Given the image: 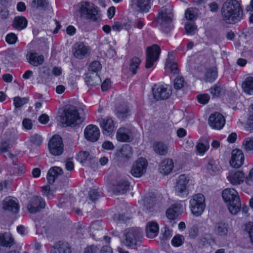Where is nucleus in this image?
<instances>
[{"instance_id": "f257e3e1", "label": "nucleus", "mask_w": 253, "mask_h": 253, "mask_svg": "<svg viewBox=\"0 0 253 253\" xmlns=\"http://www.w3.org/2000/svg\"><path fill=\"white\" fill-rule=\"evenodd\" d=\"M223 20L227 23H235L241 20L242 10L239 1L237 0H227L221 8Z\"/></svg>"}, {"instance_id": "f03ea898", "label": "nucleus", "mask_w": 253, "mask_h": 253, "mask_svg": "<svg viewBox=\"0 0 253 253\" xmlns=\"http://www.w3.org/2000/svg\"><path fill=\"white\" fill-rule=\"evenodd\" d=\"M222 198L227 204L229 212L236 214L241 209V201L238 193L233 188H226L222 191Z\"/></svg>"}, {"instance_id": "7ed1b4c3", "label": "nucleus", "mask_w": 253, "mask_h": 253, "mask_svg": "<svg viewBox=\"0 0 253 253\" xmlns=\"http://www.w3.org/2000/svg\"><path fill=\"white\" fill-rule=\"evenodd\" d=\"M83 118L80 116L77 108L71 106L65 109L60 117V122L66 126H76L81 124Z\"/></svg>"}, {"instance_id": "20e7f679", "label": "nucleus", "mask_w": 253, "mask_h": 253, "mask_svg": "<svg viewBox=\"0 0 253 253\" xmlns=\"http://www.w3.org/2000/svg\"><path fill=\"white\" fill-rule=\"evenodd\" d=\"M172 8L170 5L162 7L159 12L158 21L165 33H168L171 29V21L173 17Z\"/></svg>"}, {"instance_id": "39448f33", "label": "nucleus", "mask_w": 253, "mask_h": 253, "mask_svg": "<svg viewBox=\"0 0 253 253\" xmlns=\"http://www.w3.org/2000/svg\"><path fill=\"white\" fill-rule=\"evenodd\" d=\"M142 238V230L138 227H132L128 229L125 234L124 244L129 248H133L139 246Z\"/></svg>"}, {"instance_id": "423d86ee", "label": "nucleus", "mask_w": 253, "mask_h": 253, "mask_svg": "<svg viewBox=\"0 0 253 253\" xmlns=\"http://www.w3.org/2000/svg\"><path fill=\"white\" fill-rule=\"evenodd\" d=\"M191 185H193V184L189 176L181 174L176 179L175 185V194L180 197H186L191 188Z\"/></svg>"}, {"instance_id": "0eeeda50", "label": "nucleus", "mask_w": 253, "mask_h": 253, "mask_svg": "<svg viewBox=\"0 0 253 253\" xmlns=\"http://www.w3.org/2000/svg\"><path fill=\"white\" fill-rule=\"evenodd\" d=\"M189 208L195 216L201 215L206 208L205 197L201 193L194 195L189 201Z\"/></svg>"}, {"instance_id": "6e6552de", "label": "nucleus", "mask_w": 253, "mask_h": 253, "mask_svg": "<svg viewBox=\"0 0 253 253\" xmlns=\"http://www.w3.org/2000/svg\"><path fill=\"white\" fill-rule=\"evenodd\" d=\"M160 53V47L157 44H153L147 48L145 63L146 68L149 69L152 67L154 63L159 59Z\"/></svg>"}, {"instance_id": "1a4fd4ad", "label": "nucleus", "mask_w": 253, "mask_h": 253, "mask_svg": "<svg viewBox=\"0 0 253 253\" xmlns=\"http://www.w3.org/2000/svg\"><path fill=\"white\" fill-rule=\"evenodd\" d=\"M80 5L81 13L86 18L96 20L100 17L97 7L93 3L82 2Z\"/></svg>"}, {"instance_id": "9d476101", "label": "nucleus", "mask_w": 253, "mask_h": 253, "mask_svg": "<svg viewBox=\"0 0 253 253\" xmlns=\"http://www.w3.org/2000/svg\"><path fill=\"white\" fill-rule=\"evenodd\" d=\"M48 149L54 156H60L64 151V145L61 137L59 135L53 136L48 142Z\"/></svg>"}, {"instance_id": "9b49d317", "label": "nucleus", "mask_w": 253, "mask_h": 253, "mask_svg": "<svg viewBox=\"0 0 253 253\" xmlns=\"http://www.w3.org/2000/svg\"><path fill=\"white\" fill-rule=\"evenodd\" d=\"M171 93L170 87L167 84H155L153 88V96L157 100L168 98Z\"/></svg>"}, {"instance_id": "f8f14e48", "label": "nucleus", "mask_w": 253, "mask_h": 253, "mask_svg": "<svg viewBox=\"0 0 253 253\" xmlns=\"http://www.w3.org/2000/svg\"><path fill=\"white\" fill-rule=\"evenodd\" d=\"M147 161L143 158L134 162L131 169V174L136 177H140L146 171Z\"/></svg>"}, {"instance_id": "ddd939ff", "label": "nucleus", "mask_w": 253, "mask_h": 253, "mask_svg": "<svg viewBox=\"0 0 253 253\" xmlns=\"http://www.w3.org/2000/svg\"><path fill=\"white\" fill-rule=\"evenodd\" d=\"M72 52L76 58L83 59L90 54L91 49L84 42H79L74 44Z\"/></svg>"}, {"instance_id": "4468645a", "label": "nucleus", "mask_w": 253, "mask_h": 253, "mask_svg": "<svg viewBox=\"0 0 253 253\" xmlns=\"http://www.w3.org/2000/svg\"><path fill=\"white\" fill-rule=\"evenodd\" d=\"M225 120L223 116L219 113H215L210 115L209 124L213 129L220 130L224 126Z\"/></svg>"}, {"instance_id": "2eb2a0df", "label": "nucleus", "mask_w": 253, "mask_h": 253, "mask_svg": "<svg viewBox=\"0 0 253 253\" xmlns=\"http://www.w3.org/2000/svg\"><path fill=\"white\" fill-rule=\"evenodd\" d=\"M244 161V155L243 152L238 149L233 150L231 153L230 165L234 168L237 169L241 167Z\"/></svg>"}, {"instance_id": "dca6fc26", "label": "nucleus", "mask_w": 253, "mask_h": 253, "mask_svg": "<svg viewBox=\"0 0 253 253\" xmlns=\"http://www.w3.org/2000/svg\"><path fill=\"white\" fill-rule=\"evenodd\" d=\"M116 123L112 118L106 117L100 120V126L102 132L106 135H110L115 129Z\"/></svg>"}, {"instance_id": "f3484780", "label": "nucleus", "mask_w": 253, "mask_h": 253, "mask_svg": "<svg viewBox=\"0 0 253 253\" xmlns=\"http://www.w3.org/2000/svg\"><path fill=\"white\" fill-rule=\"evenodd\" d=\"M45 202L40 196H34L30 200L28 205V210L31 213H36L41 209L44 208Z\"/></svg>"}, {"instance_id": "a211bd4d", "label": "nucleus", "mask_w": 253, "mask_h": 253, "mask_svg": "<svg viewBox=\"0 0 253 253\" xmlns=\"http://www.w3.org/2000/svg\"><path fill=\"white\" fill-rule=\"evenodd\" d=\"M84 135L86 140L91 142H95L99 137L100 130L95 125H88L84 130Z\"/></svg>"}, {"instance_id": "6ab92c4d", "label": "nucleus", "mask_w": 253, "mask_h": 253, "mask_svg": "<svg viewBox=\"0 0 253 253\" xmlns=\"http://www.w3.org/2000/svg\"><path fill=\"white\" fill-rule=\"evenodd\" d=\"M3 209L12 212H17L19 209L17 200L14 197H6L3 201Z\"/></svg>"}, {"instance_id": "aec40b11", "label": "nucleus", "mask_w": 253, "mask_h": 253, "mask_svg": "<svg viewBox=\"0 0 253 253\" xmlns=\"http://www.w3.org/2000/svg\"><path fill=\"white\" fill-rule=\"evenodd\" d=\"M26 58L28 63L35 67L41 65L44 62L43 56L38 54V53L33 50H30L28 52L26 55Z\"/></svg>"}, {"instance_id": "412c9836", "label": "nucleus", "mask_w": 253, "mask_h": 253, "mask_svg": "<svg viewBox=\"0 0 253 253\" xmlns=\"http://www.w3.org/2000/svg\"><path fill=\"white\" fill-rule=\"evenodd\" d=\"M244 178V173L241 171H231L227 176V179L232 185L240 184Z\"/></svg>"}, {"instance_id": "4be33fe9", "label": "nucleus", "mask_w": 253, "mask_h": 253, "mask_svg": "<svg viewBox=\"0 0 253 253\" xmlns=\"http://www.w3.org/2000/svg\"><path fill=\"white\" fill-rule=\"evenodd\" d=\"M131 5L142 12H147L150 8V0H131Z\"/></svg>"}, {"instance_id": "5701e85b", "label": "nucleus", "mask_w": 253, "mask_h": 253, "mask_svg": "<svg viewBox=\"0 0 253 253\" xmlns=\"http://www.w3.org/2000/svg\"><path fill=\"white\" fill-rule=\"evenodd\" d=\"M115 155L118 158L129 159L132 156V148L129 145H124L121 149L116 151Z\"/></svg>"}, {"instance_id": "b1692460", "label": "nucleus", "mask_w": 253, "mask_h": 253, "mask_svg": "<svg viewBox=\"0 0 253 253\" xmlns=\"http://www.w3.org/2000/svg\"><path fill=\"white\" fill-rule=\"evenodd\" d=\"M228 229V224L224 221H220L216 223L213 231L215 235L220 237H225L227 235Z\"/></svg>"}, {"instance_id": "393cba45", "label": "nucleus", "mask_w": 253, "mask_h": 253, "mask_svg": "<svg viewBox=\"0 0 253 253\" xmlns=\"http://www.w3.org/2000/svg\"><path fill=\"white\" fill-rule=\"evenodd\" d=\"M173 168V163L171 159H167L163 160L159 166V172L164 175L169 174Z\"/></svg>"}, {"instance_id": "a878e982", "label": "nucleus", "mask_w": 253, "mask_h": 253, "mask_svg": "<svg viewBox=\"0 0 253 253\" xmlns=\"http://www.w3.org/2000/svg\"><path fill=\"white\" fill-rule=\"evenodd\" d=\"M182 206L178 204H174L169 209L166 215L167 217L170 220H174L182 212Z\"/></svg>"}, {"instance_id": "bb28decb", "label": "nucleus", "mask_w": 253, "mask_h": 253, "mask_svg": "<svg viewBox=\"0 0 253 253\" xmlns=\"http://www.w3.org/2000/svg\"><path fill=\"white\" fill-rule=\"evenodd\" d=\"M243 92L248 95H253V77L249 76L245 79L242 84Z\"/></svg>"}, {"instance_id": "cd10ccee", "label": "nucleus", "mask_w": 253, "mask_h": 253, "mask_svg": "<svg viewBox=\"0 0 253 253\" xmlns=\"http://www.w3.org/2000/svg\"><path fill=\"white\" fill-rule=\"evenodd\" d=\"M77 159L83 164H92L96 162L95 158L91 156L88 151L80 152L77 155Z\"/></svg>"}, {"instance_id": "c85d7f7f", "label": "nucleus", "mask_w": 253, "mask_h": 253, "mask_svg": "<svg viewBox=\"0 0 253 253\" xmlns=\"http://www.w3.org/2000/svg\"><path fill=\"white\" fill-rule=\"evenodd\" d=\"M159 232V225L154 222L151 221L147 223L146 233V236L149 238H154L156 237Z\"/></svg>"}, {"instance_id": "c756f323", "label": "nucleus", "mask_w": 253, "mask_h": 253, "mask_svg": "<svg viewBox=\"0 0 253 253\" xmlns=\"http://www.w3.org/2000/svg\"><path fill=\"white\" fill-rule=\"evenodd\" d=\"M116 138L119 141L126 142L131 140L129 130L125 127H121L118 129Z\"/></svg>"}, {"instance_id": "7c9ffc66", "label": "nucleus", "mask_w": 253, "mask_h": 253, "mask_svg": "<svg viewBox=\"0 0 253 253\" xmlns=\"http://www.w3.org/2000/svg\"><path fill=\"white\" fill-rule=\"evenodd\" d=\"M50 253H71V249L66 243H59L51 250Z\"/></svg>"}, {"instance_id": "2f4dec72", "label": "nucleus", "mask_w": 253, "mask_h": 253, "mask_svg": "<svg viewBox=\"0 0 253 253\" xmlns=\"http://www.w3.org/2000/svg\"><path fill=\"white\" fill-rule=\"evenodd\" d=\"M129 188L128 182L125 180H122L113 186L114 192L117 194H123L126 193Z\"/></svg>"}, {"instance_id": "473e14b6", "label": "nucleus", "mask_w": 253, "mask_h": 253, "mask_svg": "<svg viewBox=\"0 0 253 253\" xmlns=\"http://www.w3.org/2000/svg\"><path fill=\"white\" fill-rule=\"evenodd\" d=\"M155 152L160 155H166L168 152V146L163 142L156 141L153 145Z\"/></svg>"}, {"instance_id": "72a5a7b5", "label": "nucleus", "mask_w": 253, "mask_h": 253, "mask_svg": "<svg viewBox=\"0 0 253 253\" xmlns=\"http://www.w3.org/2000/svg\"><path fill=\"white\" fill-rule=\"evenodd\" d=\"M101 79L98 74L88 73L85 78V82L88 85H96L101 83Z\"/></svg>"}, {"instance_id": "f704fd0d", "label": "nucleus", "mask_w": 253, "mask_h": 253, "mask_svg": "<svg viewBox=\"0 0 253 253\" xmlns=\"http://www.w3.org/2000/svg\"><path fill=\"white\" fill-rule=\"evenodd\" d=\"M166 71L173 76H176L179 73V70L177 63L169 60H167L165 64Z\"/></svg>"}, {"instance_id": "c9c22d12", "label": "nucleus", "mask_w": 253, "mask_h": 253, "mask_svg": "<svg viewBox=\"0 0 253 253\" xmlns=\"http://www.w3.org/2000/svg\"><path fill=\"white\" fill-rule=\"evenodd\" d=\"M13 239L8 233L0 234V246L10 247L12 245Z\"/></svg>"}, {"instance_id": "e433bc0d", "label": "nucleus", "mask_w": 253, "mask_h": 253, "mask_svg": "<svg viewBox=\"0 0 253 253\" xmlns=\"http://www.w3.org/2000/svg\"><path fill=\"white\" fill-rule=\"evenodd\" d=\"M196 152L200 155H203L209 148V144L207 140H200L196 145Z\"/></svg>"}, {"instance_id": "4c0bfd02", "label": "nucleus", "mask_w": 253, "mask_h": 253, "mask_svg": "<svg viewBox=\"0 0 253 253\" xmlns=\"http://www.w3.org/2000/svg\"><path fill=\"white\" fill-rule=\"evenodd\" d=\"M9 145L5 142H2L0 146V153H6L7 157L11 159L14 165H16V163L18 161V158L16 156L7 152L8 149H9Z\"/></svg>"}, {"instance_id": "58836bf2", "label": "nucleus", "mask_w": 253, "mask_h": 253, "mask_svg": "<svg viewBox=\"0 0 253 253\" xmlns=\"http://www.w3.org/2000/svg\"><path fill=\"white\" fill-rule=\"evenodd\" d=\"M130 111L126 105L120 106L115 110V114L119 118L124 119L129 115Z\"/></svg>"}, {"instance_id": "ea45409f", "label": "nucleus", "mask_w": 253, "mask_h": 253, "mask_svg": "<svg viewBox=\"0 0 253 253\" xmlns=\"http://www.w3.org/2000/svg\"><path fill=\"white\" fill-rule=\"evenodd\" d=\"M32 7L44 10L48 6L47 0H32L30 3Z\"/></svg>"}, {"instance_id": "a19ab883", "label": "nucleus", "mask_w": 253, "mask_h": 253, "mask_svg": "<svg viewBox=\"0 0 253 253\" xmlns=\"http://www.w3.org/2000/svg\"><path fill=\"white\" fill-rule=\"evenodd\" d=\"M217 77V69L215 67L208 69L205 74V80L207 82L212 83Z\"/></svg>"}, {"instance_id": "79ce46f5", "label": "nucleus", "mask_w": 253, "mask_h": 253, "mask_svg": "<svg viewBox=\"0 0 253 253\" xmlns=\"http://www.w3.org/2000/svg\"><path fill=\"white\" fill-rule=\"evenodd\" d=\"M13 25L16 29L22 30L26 27L27 20L22 16L16 17L13 21Z\"/></svg>"}, {"instance_id": "37998d69", "label": "nucleus", "mask_w": 253, "mask_h": 253, "mask_svg": "<svg viewBox=\"0 0 253 253\" xmlns=\"http://www.w3.org/2000/svg\"><path fill=\"white\" fill-rule=\"evenodd\" d=\"M220 168L215 161L210 160L207 166V169L209 173L214 174L220 170Z\"/></svg>"}, {"instance_id": "c03bdc74", "label": "nucleus", "mask_w": 253, "mask_h": 253, "mask_svg": "<svg viewBox=\"0 0 253 253\" xmlns=\"http://www.w3.org/2000/svg\"><path fill=\"white\" fill-rule=\"evenodd\" d=\"M141 62V60L137 57H133L131 59L129 69L133 75L136 74V70L138 69Z\"/></svg>"}, {"instance_id": "a18cd8bd", "label": "nucleus", "mask_w": 253, "mask_h": 253, "mask_svg": "<svg viewBox=\"0 0 253 253\" xmlns=\"http://www.w3.org/2000/svg\"><path fill=\"white\" fill-rule=\"evenodd\" d=\"M102 65L98 61H94L91 63L88 67L89 73H94L98 74V72L101 71Z\"/></svg>"}, {"instance_id": "49530a36", "label": "nucleus", "mask_w": 253, "mask_h": 253, "mask_svg": "<svg viewBox=\"0 0 253 253\" xmlns=\"http://www.w3.org/2000/svg\"><path fill=\"white\" fill-rule=\"evenodd\" d=\"M185 29L187 34L193 35L197 30V26L193 21L187 22L185 25Z\"/></svg>"}, {"instance_id": "de8ad7c7", "label": "nucleus", "mask_w": 253, "mask_h": 253, "mask_svg": "<svg viewBox=\"0 0 253 253\" xmlns=\"http://www.w3.org/2000/svg\"><path fill=\"white\" fill-rule=\"evenodd\" d=\"M243 146L248 152H253V137H247L243 141Z\"/></svg>"}, {"instance_id": "09e8293b", "label": "nucleus", "mask_w": 253, "mask_h": 253, "mask_svg": "<svg viewBox=\"0 0 253 253\" xmlns=\"http://www.w3.org/2000/svg\"><path fill=\"white\" fill-rule=\"evenodd\" d=\"M184 241V238L182 235H176L171 240V244L173 246L178 247L181 246Z\"/></svg>"}, {"instance_id": "8fccbe9b", "label": "nucleus", "mask_w": 253, "mask_h": 253, "mask_svg": "<svg viewBox=\"0 0 253 253\" xmlns=\"http://www.w3.org/2000/svg\"><path fill=\"white\" fill-rule=\"evenodd\" d=\"M42 192L43 196H46L48 199H51L54 196V191L51 190L49 186L46 185L42 187Z\"/></svg>"}, {"instance_id": "3c124183", "label": "nucleus", "mask_w": 253, "mask_h": 253, "mask_svg": "<svg viewBox=\"0 0 253 253\" xmlns=\"http://www.w3.org/2000/svg\"><path fill=\"white\" fill-rule=\"evenodd\" d=\"M184 81L183 78L182 76H177L174 81V88L176 90H179L184 86Z\"/></svg>"}, {"instance_id": "603ef678", "label": "nucleus", "mask_w": 253, "mask_h": 253, "mask_svg": "<svg viewBox=\"0 0 253 253\" xmlns=\"http://www.w3.org/2000/svg\"><path fill=\"white\" fill-rule=\"evenodd\" d=\"M14 104L16 108L21 107L28 102V99L26 97L21 98L15 97L13 99Z\"/></svg>"}, {"instance_id": "864d4df0", "label": "nucleus", "mask_w": 253, "mask_h": 253, "mask_svg": "<svg viewBox=\"0 0 253 253\" xmlns=\"http://www.w3.org/2000/svg\"><path fill=\"white\" fill-rule=\"evenodd\" d=\"M54 169H57V170H58L59 171L60 170V169L59 168H57L56 167H53L48 170V172L47 174V179L48 182L50 184L53 183L56 178V176L53 174V173H54Z\"/></svg>"}, {"instance_id": "5fc2aeb1", "label": "nucleus", "mask_w": 253, "mask_h": 253, "mask_svg": "<svg viewBox=\"0 0 253 253\" xmlns=\"http://www.w3.org/2000/svg\"><path fill=\"white\" fill-rule=\"evenodd\" d=\"M30 141L35 146H40L42 143L43 139L41 136L36 134L31 136Z\"/></svg>"}, {"instance_id": "6e6d98bb", "label": "nucleus", "mask_w": 253, "mask_h": 253, "mask_svg": "<svg viewBox=\"0 0 253 253\" xmlns=\"http://www.w3.org/2000/svg\"><path fill=\"white\" fill-rule=\"evenodd\" d=\"M185 18L188 20H193L196 19V12L192 8H188L185 12Z\"/></svg>"}, {"instance_id": "4d7b16f0", "label": "nucleus", "mask_w": 253, "mask_h": 253, "mask_svg": "<svg viewBox=\"0 0 253 253\" xmlns=\"http://www.w3.org/2000/svg\"><path fill=\"white\" fill-rule=\"evenodd\" d=\"M245 230L249 234L252 243L253 244V222H248L245 225Z\"/></svg>"}, {"instance_id": "13d9d810", "label": "nucleus", "mask_w": 253, "mask_h": 253, "mask_svg": "<svg viewBox=\"0 0 253 253\" xmlns=\"http://www.w3.org/2000/svg\"><path fill=\"white\" fill-rule=\"evenodd\" d=\"M199 103L203 104H206L210 100V97L207 94H200L197 96Z\"/></svg>"}, {"instance_id": "bf43d9fd", "label": "nucleus", "mask_w": 253, "mask_h": 253, "mask_svg": "<svg viewBox=\"0 0 253 253\" xmlns=\"http://www.w3.org/2000/svg\"><path fill=\"white\" fill-rule=\"evenodd\" d=\"M221 89L222 88L220 86L215 84L211 87L210 89V92L213 96H218L219 95L221 91Z\"/></svg>"}, {"instance_id": "052dcab7", "label": "nucleus", "mask_w": 253, "mask_h": 253, "mask_svg": "<svg viewBox=\"0 0 253 253\" xmlns=\"http://www.w3.org/2000/svg\"><path fill=\"white\" fill-rule=\"evenodd\" d=\"M5 134L9 140L14 141L17 139L16 131L15 129L7 130Z\"/></svg>"}, {"instance_id": "680f3d73", "label": "nucleus", "mask_w": 253, "mask_h": 253, "mask_svg": "<svg viewBox=\"0 0 253 253\" xmlns=\"http://www.w3.org/2000/svg\"><path fill=\"white\" fill-rule=\"evenodd\" d=\"M199 233V228L196 225H193L189 231V237L194 239L196 238Z\"/></svg>"}, {"instance_id": "e2e57ef3", "label": "nucleus", "mask_w": 253, "mask_h": 253, "mask_svg": "<svg viewBox=\"0 0 253 253\" xmlns=\"http://www.w3.org/2000/svg\"><path fill=\"white\" fill-rule=\"evenodd\" d=\"M5 40L9 44H14L16 42L17 37L15 34L10 33L6 36Z\"/></svg>"}, {"instance_id": "0e129e2a", "label": "nucleus", "mask_w": 253, "mask_h": 253, "mask_svg": "<svg viewBox=\"0 0 253 253\" xmlns=\"http://www.w3.org/2000/svg\"><path fill=\"white\" fill-rule=\"evenodd\" d=\"M246 128L248 131L253 130V117L249 115L246 123Z\"/></svg>"}, {"instance_id": "69168bd1", "label": "nucleus", "mask_w": 253, "mask_h": 253, "mask_svg": "<svg viewBox=\"0 0 253 253\" xmlns=\"http://www.w3.org/2000/svg\"><path fill=\"white\" fill-rule=\"evenodd\" d=\"M99 196V194L98 192L95 189H91L89 192V197L90 199L94 202L97 199L98 197Z\"/></svg>"}, {"instance_id": "338daca9", "label": "nucleus", "mask_w": 253, "mask_h": 253, "mask_svg": "<svg viewBox=\"0 0 253 253\" xmlns=\"http://www.w3.org/2000/svg\"><path fill=\"white\" fill-rule=\"evenodd\" d=\"M22 125L27 129H31L33 126L31 120L29 119H24L22 122Z\"/></svg>"}, {"instance_id": "774afa93", "label": "nucleus", "mask_w": 253, "mask_h": 253, "mask_svg": "<svg viewBox=\"0 0 253 253\" xmlns=\"http://www.w3.org/2000/svg\"><path fill=\"white\" fill-rule=\"evenodd\" d=\"M246 182L248 185L253 187V169L250 170L249 175L246 177Z\"/></svg>"}]
</instances>
